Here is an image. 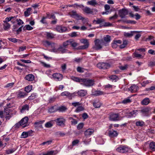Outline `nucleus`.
I'll list each match as a JSON object with an SVG mask.
<instances>
[{"label":"nucleus","instance_id":"1","mask_svg":"<svg viewBox=\"0 0 155 155\" xmlns=\"http://www.w3.org/2000/svg\"><path fill=\"white\" fill-rule=\"evenodd\" d=\"M116 150L120 153H123L131 152V150L130 147L127 145H121L116 149Z\"/></svg>","mask_w":155,"mask_h":155},{"label":"nucleus","instance_id":"2","mask_svg":"<svg viewBox=\"0 0 155 155\" xmlns=\"http://www.w3.org/2000/svg\"><path fill=\"white\" fill-rule=\"evenodd\" d=\"M94 84V80L83 78L82 84L85 86H92Z\"/></svg>","mask_w":155,"mask_h":155},{"label":"nucleus","instance_id":"3","mask_svg":"<svg viewBox=\"0 0 155 155\" xmlns=\"http://www.w3.org/2000/svg\"><path fill=\"white\" fill-rule=\"evenodd\" d=\"M109 119L111 121H116L121 120V118L118 114L112 113L110 114Z\"/></svg>","mask_w":155,"mask_h":155},{"label":"nucleus","instance_id":"4","mask_svg":"<svg viewBox=\"0 0 155 155\" xmlns=\"http://www.w3.org/2000/svg\"><path fill=\"white\" fill-rule=\"evenodd\" d=\"M54 121L58 125L62 127L65 126L66 120L65 119L62 117H60L57 118Z\"/></svg>","mask_w":155,"mask_h":155},{"label":"nucleus","instance_id":"5","mask_svg":"<svg viewBox=\"0 0 155 155\" xmlns=\"http://www.w3.org/2000/svg\"><path fill=\"white\" fill-rule=\"evenodd\" d=\"M97 66L100 69H106L109 68L110 65L109 63L102 62L98 63Z\"/></svg>","mask_w":155,"mask_h":155},{"label":"nucleus","instance_id":"6","mask_svg":"<svg viewBox=\"0 0 155 155\" xmlns=\"http://www.w3.org/2000/svg\"><path fill=\"white\" fill-rule=\"evenodd\" d=\"M128 12L127 9L123 8L119 11L118 14L119 16L121 18H124L125 16L128 14Z\"/></svg>","mask_w":155,"mask_h":155},{"label":"nucleus","instance_id":"7","mask_svg":"<svg viewBox=\"0 0 155 155\" xmlns=\"http://www.w3.org/2000/svg\"><path fill=\"white\" fill-rule=\"evenodd\" d=\"M95 46L94 48L96 50H98L101 49L102 48L101 44L102 41L99 39H96L94 41Z\"/></svg>","mask_w":155,"mask_h":155},{"label":"nucleus","instance_id":"8","mask_svg":"<svg viewBox=\"0 0 155 155\" xmlns=\"http://www.w3.org/2000/svg\"><path fill=\"white\" fill-rule=\"evenodd\" d=\"M54 79L56 81H60L63 78V75L59 73H55L52 75Z\"/></svg>","mask_w":155,"mask_h":155},{"label":"nucleus","instance_id":"9","mask_svg":"<svg viewBox=\"0 0 155 155\" xmlns=\"http://www.w3.org/2000/svg\"><path fill=\"white\" fill-rule=\"evenodd\" d=\"M28 118L27 117H25L22 118L20 121L19 123L21 126L23 127H25L28 125Z\"/></svg>","mask_w":155,"mask_h":155},{"label":"nucleus","instance_id":"10","mask_svg":"<svg viewBox=\"0 0 155 155\" xmlns=\"http://www.w3.org/2000/svg\"><path fill=\"white\" fill-rule=\"evenodd\" d=\"M81 41L82 43L84 44V45L80 46L81 49H84L88 48L89 44L87 39H83Z\"/></svg>","mask_w":155,"mask_h":155},{"label":"nucleus","instance_id":"11","mask_svg":"<svg viewBox=\"0 0 155 155\" xmlns=\"http://www.w3.org/2000/svg\"><path fill=\"white\" fill-rule=\"evenodd\" d=\"M94 130L92 129H88L84 132V135L86 137H90L94 133Z\"/></svg>","mask_w":155,"mask_h":155},{"label":"nucleus","instance_id":"12","mask_svg":"<svg viewBox=\"0 0 155 155\" xmlns=\"http://www.w3.org/2000/svg\"><path fill=\"white\" fill-rule=\"evenodd\" d=\"M56 29L57 31L60 33L65 32L67 30V28L66 27L60 26H57Z\"/></svg>","mask_w":155,"mask_h":155},{"label":"nucleus","instance_id":"13","mask_svg":"<svg viewBox=\"0 0 155 155\" xmlns=\"http://www.w3.org/2000/svg\"><path fill=\"white\" fill-rule=\"evenodd\" d=\"M29 107L28 105L25 104L23 105L20 109V111L21 113H23L25 112L26 111H28L29 109Z\"/></svg>","mask_w":155,"mask_h":155},{"label":"nucleus","instance_id":"14","mask_svg":"<svg viewBox=\"0 0 155 155\" xmlns=\"http://www.w3.org/2000/svg\"><path fill=\"white\" fill-rule=\"evenodd\" d=\"M142 115L143 116H147L149 114V109L148 108H145L142 109L141 110Z\"/></svg>","mask_w":155,"mask_h":155},{"label":"nucleus","instance_id":"15","mask_svg":"<svg viewBox=\"0 0 155 155\" xmlns=\"http://www.w3.org/2000/svg\"><path fill=\"white\" fill-rule=\"evenodd\" d=\"M137 112V110H132L128 113L127 116L128 117H134L136 116Z\"/></svg>","mask_w":155,"mask_h":155},{"label":"nucleus","instance_id":"16","mask_svg":"<svg viewBox=\"0 0 155 155\" xmlns=\"http://www.w3.org/2000/svg\"><path fill=\"white\" fill-rule=\"evenodd\" d=\"M71 79L74 81L79 82L81 84H82L83 78H81L74 76H72L71 77Z\"/></svg>","mask_w":155,"mask_h":155},{"label":"nucleus","instance_id":"17","mask_svg":"<svg viewBox=\"0 0 155 155\" xmlns=\"http://www.w3.org/2000/svg\"><path fill=\"white\" fill-rule=\"evenodd\" d=\"M118 134L116 131L112 130H110L109 132V135L110 137H117Z\"/></svg>","mask_w":155,"mask_h":155},{"label":"nucleus","instance_id":"18","mask_svg":"<svg viewBox=\"0 0 155 155\" xmlns=\"http://www.w3.org/2000/svg\"><path fill=\"white\" fill-rule=\"evenodd\" d=\"M138 31H132L130 33L129 32H124V35L126 37H130L133 36L134 33H138Z\"/></svg>","mask_w":155,"mask_h":155},{"label":"nucleus","instance_id":"19","mask_svg":"<svg viewBox=\"0 0 155 155\" xmlns=\"http://www.w3.org/2000/svg\"><path fill=\"white\" fill-rule=\"evenodd\" d=\"M83 11L85 13L87 14H93V9H91L90 8L86 7L83 9Z\"/></svg>","mask_w":155,"mask_h":155},{"label":"nucleus","instance_id":"20","mask_svg":"<svg viewBox=\"0 0 155 155\" xmlns=\"http://www.w3.org/2000/svg\"><path fill=\"white\" fill-rule=\"evenodd\" d=\"M150 102V100L148 98H145L141 102V104L143 105H148Z\"/></svg>","mask_w":155,"mask_h":155},{"label":"nucleus","instance_id":"21","mask_svg":"<svg viewBox=\"0 0 155 155\" xmlns=\"http://www.w3.org/2000/svg\"><path fill=\"white\" fill-rule=\"evenodd\" d=\"M43 44L45 46H51V47H54V43H51L47 40L44 41H43Z\"/></svg>","mask_w":155,"mask_h":155},{"label":"nucleus","instance_id":"22","mask_svg":"<svg viewBox=\"0 0 155 155\" xmlns=\"http://www.w3.org/2000/svg\"><path fill=\"white\" fill-rule=\"evenodd\" d=\"M45 121L41 120L38 122H35V128L39 127L40 128H42V124Z\"/></svg>","mask_w":155,"mask_h":155},{"label":"nucleus","instance_id":"23","mask_svg":"<svg viewBox=\"0 0 155 155\" xmlns=\"http://www.w3.org/2000/svg\"><path fill=\"white\" fill-rule=\"evenodd\" d=\"M7 108H4L5 112H6V115H10L11 110L8 109V108H10L12 107V106L11 105V104L9 103L8 104H7Z\"/></svg>","mask_w":155,"mask_h":155},{"label":"nucleus","instance_id":"24","mask_svg":"<svg viewBox=\"0 0 155 155\" xmlns=\"http://www.w3.org/2000/svg\"><path fill=\"white\" fill-rule=\"evenodd\" d=\"M26 96V94L24 92L21 91H19L17 94V97L18 98H23Z\"/></svg>","mask_w":155,"mask_h":155},{"label":"nucleus","instance_id":"25","mask_svg":"<svg viewBox=\"0 0 155 155\" xmlns=\"http://www.w3.org/2000/svg\"><path fill=\"white\" fill-rule=\"evenodd\" d=\"M102 104L98 100H96L93 103V106L96 108H99Z\"/></svg>","mask_w":155,"mask_h":155},{"label":"nucleus","instance_id":"26","mask_svg":"<svg viewBox=\"0 0 155 155\" xmlns=\"http://www.w3.org/2000/svg\"><path fill=\"white\" fill-rule=\"evenodd\" d=\"M77 94L80 96H84L87 94V91L84 90H81L77 92Z\"/></svg>","mask_w":155,"mask_h":155},{"label":"nucleus","instance_id":"27","mask_svg":"<svg viewBox=\"0 0 155 155\" xmlns=\"http://www.w3.org/2000/svg\"><path fill=\"white\" fill-rule=\"evenodd\" d=\"M26 80L31 81H33L35 78L34 76L32 74H29L27 75L25 77Z\"/></svg>","mask_w":155,"mask_h":155},{"label":"nucleus","instance_id":"28","mask_svg":"<svg viewBox=\"0 0 155 155\" xmlns=\"http://www.w3.org/2000/svg\"><path fill=\"white\" fill-rule=\"evenodd\" d=\"M58 107L56 106H54L50 107L48 111L51 113H53L58 110Z\"/></svg>","mask_w":155,"mask_h":155},{"label":"nucleus","instance_id":"29","mask_svg":"<svg viewBox=\"0 0 155 155\" xmlns=\"http://www.w3.org/2000/svg\"><path fill=\"white\" fill-rule=\"evenodd\" d=\"M8 39L10 41H11L13 43H15L17 42H18V43H20L21 42H22V41L19 40V39H17L15 38H8Z\"/></svg>","mask_w":155,"mask_h":155},{"label":"nucleus","instance_id":"30","mask_svg":"<svg viewBox=\"0 0 155 155\" xmlns=\"http://www.w3.org/2000/svg\"><path fill=\"white\" fill-rule=\"evenodd\" d=\"M63 46H60L59 48H58V53L61 52L62 53H66L68 50L65 49Z\"/></svg>","mask_w":155,"mask_h":155},{"label":"nucleus","instance_id":"31","mask_svg":"<svg viewBox=\"0 0 155 155\" xmlns=\"http://www.w3.org/2000/svg\"><path fill=\"white\" fill-rule=\"evenodd\" d=\"M32 10L31 8H29L27 9L24 12V15L27 17L29 16L31 14V12Z\"/></svg>","mask_w":155,"mask_h":155},{"label":"nucleus","instance_id":"32","mask_svg":"<svg viewBox=\"0 0 155 155\" xmlns=\"http://www.w3.org/2000/svg\"><path fill=\"white\" fill-rule=\"evenodd\" d=\"M46 35L47 38L48 39H51L53 38L54 37L55 35L52 33L47 32L46 33Z\"/></svg>","mask_w":155,"mask_h":155},{"label":"nucleus","instance_id":"33","mask_svg":"<svg viewBox=\"0 0 155 155\" xmlns=\"http://www.w3.org/2000/svg\"><path fill=\"white\" fill-rule=\"evenodd\" d=\"M58 110L60 112H65L67 109L66 107L64 106H61L58 107Z\"/></svg>","mask_w":155,"mask_h":155},{"label":"nucleus","instance_id":"34","mask_svg":"<svg viewBox=\"0 0 155 155\" xmlns=\"http://www.w3.org/2000/svg\"><path fill=\"white\" fill-rule=\"evenodd\" d=\"M3 28L4 30L7 31L10 27V25L8 22H4Z\"/></svg>","mask_w":155,"mask_h":155},{"label":"nucleus","instance_id":"35","mask_svg":"<svg viewBox=\"0 0 155 155\" xmlns=\"http://www.w3.org/2000/svg\"><path fill=\"white\" fill-rule=\"evenodd\" d=\"M150 149L153 151H155V143L153 142H150L149 145Z\"/></svg>","mask_w":155,"mask_h":155},{"label":"nucleus","instance_id":"36","mask_svg":"<svg viewBox=\"0 0 155 155\" xmlns=\"http://www.w3.org/2000/svg\"><path fill=\"white\" fill-rule=\"evenodd\" d=\"M69 120H71V123L72 125H75L78 123L77 120L72 117H69Z\"/></svg>","mask_w":155,"mask_h":155},{"label":"nucleus","instance_id":"37","mask_svg":"<svg viewBox=\"0 0 155 155\" xmlns=\"http://www.w3.org/2000/svg\"><path fill=\"white\" fill-rule=\"evenodd\" d=\"M56 44L54 43V47H51L52 49H51L50 50V51L51 52H53L55 53H58V48H56Z\"/></svg>","mask_w":155,"mask_h":155},{"label":"nucleus","instance_id":"38","mask_svg":"<svg viewBox=\"0 0 155 155\" xmlns=\"http://www.w3.org/2000/svg\"><path fill=\"white\" fill-rule=\"evenodd\" d=\"M135 124L137 127H142L144 125V122L142 121H138L136 122Z\"/></svg>","mask_w":155,"mask_h":155},{"label":"nucleus","instance_id":"39","mask_svg":"<svg viewBox=\"0 0 155 155\" xmlns=\"http://www.w3.org/2000/svg\"><path fill=\"white\" fill-rule=\"evenodd\" d=\"M87 3L88 5L92 6H95L97 4V2L96 0H91L88 2Z\"/></svg>","mask_w":155,"mask_h":155},{"label":"nucleus","instance_id":"40","mask_svg":"<svg viewBox=\"0 0 155 155\" xmlns=\"http://www.w3.org/2000/svg\"><path fill=\"white\" fill-rule=\"evenodd\" d=\"M16 18V17L15 16H10L8 17H7L5 18V20L3 21V22H8V21H9L12 19H14V20Z\"/></svg>","mask_w":155,"mask_h":155},{"label":"nucleus","instance_id":"41","mask_svg":"<svg viewBox=\"0 0 155 155\" xmlns=\"http://www.w3.org/2000/svg\"><path fill=\"white\" fill-rule=\"evenodd\" d=\"M45 153L46 155H54L56 154L58 152L56 151L51 150L48 151L47 153Z\"/></svg>","mask_w":155,"mask_h":155},{"label":"nucleus","instance_id":"42","mask_svg":"<svg viewBox=\"0 0 155 155\" xmlns=\"http://www.w3.org/2000/svg\"><path fill=\"white\" fill-rule=\"evenodd\" d=\"M133 54L134 55L135 57L138 58H143V57L141 54H139L137 53L136 50L135 51V52Z\"/></svg>","mask_w":155,"mask_h":155},{"label":"nucleus","instance_id":"43","mask_svg":"<svg viewBox=\"0 0 155 155\" xmlns=\"http://www.w3.org/2000/svg\"><path fill=\"white\" fill-rule=\"evenodd\" d=\"M53 125L52 121H50L46 123L45 124V126L47 128H50Z\"/></svg>","mask_w":155,"mask_h":155},{"label":"nucleus","instance_id":"44","mask_svg":"<svg viewBox=\"0 0 155 155\" xmlns=\"http://www.w3.org/2000/svg\"><path fill=\"white\" fill-rule=\"evenodd\" d=\"M70 39H69L64 42L63 43V46L64 48H66L67 46L70 45Z\"/></svg>","mask_w":155,"mask_h":155},{"label":"nucleus","instance_id":"45","mask_svg":"<svg viewBox=\"0 0 155 155\" xmlns=\"http://www.w3.org/2000/svg\"><path fill=\"white\" fill-rule=\"evenodd\" d=\"M46 18H48L49 19L52 18L54 19H55L56 17L54 14H50L48 13H47V16L46 17Z\"/></svg>","mask_w":155,"mask_h":155},{"label":"nucleus","instance_id":"46","mask_svg":"<svg viewBox=\"0 0 155 155\" xmlns=\"http://www.w3.org/2000/svg\"><path fill=\"white\" fill-rule=\"evenodd\" d=\"M70 45H71L72 47L75 48L78 45V44L72 39H70Z\"/></svg>","mask_w":155,"mask_h":155},{"label":"nucleus","instance_id":"47","mask_svg":"<svg viewBox=\"0 0 155 155\" xmlns=\"http://www.w3.org/2000/svg\"><path fill=\"white\" fill-rule=\"evenodd\" d=\"M33 29V28L28 25H26L23 28V29L24 31L25 30H32Z\"/></svg>","mask_w":155,"mask_h":155},{"label":"nucleus","instance_id":"48","mask_svg":"<svg viewBox=\"0 0 155 155\" xmlns=\"http://www.w3.org/2000/svg\"><path fill=\"white\" fill-rule=\"evenodd\" d=\"M104 41L107 42H109L111 40L110 37L109 35H107L104 38Z\"/></svg>","mask_w":155,"mask_h":155},{"label":"nucleus","instance_id":"49","mask_svg":"<svg viewBox=\"0 0 155 155\" xmlns=\"http://www.w3.org/2000/svg\"><path fill=\"white\" fill-rule=\"evenodd\" d=\"M138 88H128L127 90L131 93H134L137 91Z\"/></svg>","mask_w":155,"mask_h":155},{"label":"nucleus","instance_id":"50","mask_svg":"<svg viewBox=\"0 0 155 155\" xmlns=\"http://www.w3.org/2000/svg\"><path fill=\"white\" fill-rule=\"evenodd\" d=\"M103 92L99 91H95L93 92V94L94 95L98 96L102 94Z\"/></svg>","mask_w":155,"mask_h":155},{"label":"nucleus","instance_id":"51","mask_svg":"<svg viewBox=\"0 0 155 155\" xmlns=\"http://www.w3.org/2000/svg\"><path fill=\"white\" fill-rule=\"evenodd\" d=\"M110 78L113 81H116L118 79V78L116 75H112L110 77Z\"/></svg>","mask_w":155,"mask_h":155},{"label":"nucleus","instance_id":"52","mask_svg":"<svg viewBox=\"0 0 155 155\" xmlns=\"http://www.w3.org/2000/svg\"><path fill=\"white\" fill-rule=\"evenodd\" d=\"M105 21V20L103 18H97L96 21V24H100L101 23L104 22Z\"/></svg>","mask_w":155,"mask_h":155},{"label":"nucleus","instance_id":"53","mask_svg":"<svg viewBox=\"0 0 155 155\" xmlns=\"http://www.w3.org/2000/svg\"><path fill=\"white\" fill-rule=\"evenodd\" d=\"M131 101L129 98H127L124 100L122 102V103L124 104H127L130 103Z\"/></svg>","mask_w":155,"mask_h":155},{"label":"nucleus","instance_id":"54","mask_svg":"<svg viewBox=\"0 0 155 155\" xmlns=\"http://www.w3.org/2000/svg\"><path fill=\"white\" fill-rule=\"evenodd\" d=\"M84 107L81 106H79L76 110H75V111L76 112H79L81 111H82L83 110H84Z\"/></svg>","mask_w":155,"mask_h":155},{"label":"nucleus","instance_id":"55","mask_svg":"<svg viewBox=\"0 0 155 155\" xmlns=\"http://www.w3.org/2000/svg\"><path fill=\"white\" fill-rule=\"evenodd\" d=\"M81 103L78 102H74L71 103V105L74 107H78L79 106L81 105Z\"/></svg>","mask_w":155,"mask_h":155},{"label":"nucleus","instance_id":"56","mask_svg":"<svg viewBox=\"0 0 155 155\" xmlns=\"http://www.w3.org/2000/svg\"><path fill=\"white\" fill-rule=\"evenodd\" d=\"M21 138H27L28 136V133L27 132H23L21 134Z\"/></svg>","mask_w":155,"mask_h":155},{"label":"nucleus","instance_id":"57","mask_svg":"<svg viewBox=\"0 0 155 155\" xmlns=\"http://www.w3.org/2000/svg\"><path fill=\"white\" fill-rule=\"evenodd\" d=\"M128 65L127 64L125 65L124 66H121L119 67V68L121 70H126L128 68Z\"/></svg>","mask_w":155,"mask_h":155},{"label":"nucleus","instance_id":"58","mask_svg":"<svg viewBox=\"0 0 155 155\" xmlns=\"http://www.w3.org/2000/svg\"><path fill=\"white\" fill-rule=\"evenodd\" d=\"M52 142L51 140H48L46 142H43L41 144V145H46L48 146Z\"/></svg>","mask_w":155,"mask_h":155},{"label":"nucleus","instance_id":"59","mask_svg":"<svg viewBox=\"0 0 155 155\" xmlns=\"http://www.w3.org/2000/svg\"><path fill=\"white\" fill-rule=\"evenodd\" d=\"M46 18H47L46 17H43L42 18V19L40 21L41 22L44 24H47V22L45 20V19Z\"/></svg>","mask_w":155,"mask_h":155},{"label":"nucleus","instance_id":"60","mask_svg":"<svg viewBox=\"0 0 155 155\" xmlns=\"http://www.w3.org/2000/svg\"><path fill=\"white\" fill-rule=\"evenodd\" d=\"M84 125V124L83 123H79L77 126L78 129L79 130L81 129L83 127Z\"/></svg>","mask_w":155,"mask_h":155},{"label":"nucleus","instance_id":"61","mask_svg":"<svg viewBox=\"0 0 155 155\" xmlns=\"http://www.w3.org/2000/svg\"><path fill=\"white\" fill-rule=\"evenodd\" d=\"M112 25V24L109 22H105L104 23L103 25H102V26L108 27Z\"/></svg>","mask_w":155,"mask_h":155},{"label":"nucleus","instance_id":"62","mask_svg":"<svg viewBox=\"0 0 155 155\" xmlns=\"http://www.w3.org/2000/svg\"><path fill=\"white\" fill-rule=\"evenodd\" d=\"M16 21L18 22L17 24L19 25H20L24 23V22L21 19H16Z\"/></svg>","mask_w":155,"mask_h":155},{"label":"nucleus","instance_id":"63","mask_svg":"<svg viewBox=\"0 0 155 155\" xmlns=\"http://www.w3.org/2000/svg\"><path fill=\"white\" fill-rule=\"evenodd\" d=\"M81 20L84 24H87L88 23V20L87 18L82 17V18Z\"/></svg>","mask_w":155,"mask_h":155},{"label":"nucleus","instance_id":"64","mask_svg":"<svg viewBox=\"0 0 155 155\" xmlns=\"http://www.w3.org/2000/svg\"><path fill=\"white\" fill-rule=\"evenodd\" d=\"M80 153L81 155H87L89 153V151L88 150L83 151Z\"/></svg>","mask_w":155,"mask_h":155}]
</instances>
